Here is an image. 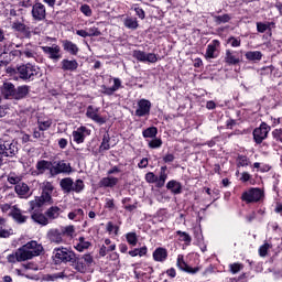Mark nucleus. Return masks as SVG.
Returning <instances> with one entry per match:
<instances>
[{"instance_id": "1", "label": "nucleus", "mask_w": 282, "mask_h": 282, "mask_svg": "<svg viewBox=\"0 0 282 282\" xmlns=\"http://www.w3.org/2000/svg\"><path fill=\"white\" fill-rule=\"evenodd\" d=\"M41 188L42 195L30 202L31 210L41 208L43 204H53L52 194L54 193V185L51 182L45 181L41 184Z\"/></svg>"}, {"instance_id": "2", "label": "nucleus", "mask_w": 282, "mask_h": 282, "mask_svg": "<svg viewBox=\"0 0 282 282\" xmlns=\"http://www.w3.org/2000/svg\"><path fill=\"white\" fill-rule=\"evenodd\" d=\"M41 252H43V246L34 240L19 248V256L23 261H30V259L39 257Z\"/></svg>"}, {"instance_id": "3", "label": "nucleus", "mask_w": 282, "mask_h": 282, "mask_svg": "<svg viewBox=\"0 0 282 282\" xmlns=\"http://www.w3.org/2000/svg\"><path fill=\"white\" fill-rule=\"evenodd\" d=\"M19 78L22 80H34L41 74V68L32 64H23L17 67Z\"/></svg>"}, {"instance_id": "4", "label": "nucleus", "mask_w": 282, "mask_h": 282, "mask_svg": "<svg viewBox=\"0 0 282 282\" xmlns=\"http://www.w3.org/2000/svg\"><path fill=\"white\" fill-rule=\"evenodd\" d=\"M59 186L64 193H80L85 188V183L83 180H77L74 183L72 177L62 178Z\"/></svg>"}, {"instance_id": "5", "label": "nucleus", "mask_w": 282, "mask_h": 282, "mask_svg": "<svg viewBox=\"0 0 282 282\" xmlns=\"http://www.w3.org/2000/svg\"><path fill=\"white\" fill-rule=\"evenodd\" d=\"M53 254L56 263H74L76 259V253L64 247L54 249Z\"/></svg>"}, {"instance_id": "6", "label": "nucleus", "mask_w": 282, "mask_h": 282, "mask_svg": "<svg viewBox=\"0 0 282 282\" xmlns=\"http://www.w3.org/2000/svg\"><path fill=\"white\" fill-rule=\"evenodd\" d=\"M18 152L17 143L0 139V166L3 164V155L4 158H14Z\"/></svg>"}, {"instance_id": "7", "label": "nucleus", "mask_w": 282, "mask_h": 282, "mask_svg": "<svg viewBox=\"0 0 282 282\" xmlns=\"http://www.w3.org/2000/svg\"><path fill=\"white\" fill-rule=\"evenodd\" d=\"M74 269L80 274H87L89 272V268H91V263H94V256L87 253L74 260Z\"/></svg>"}, {"instance_id": "8", "label": "nucleus", "mask_w": 282, "mask_h": 282, "mask_svg": "<svg viewBox=\"0 0 282 282\" xmlns=\"http://www.w3.org/2000/svg\"><path fill=\"white\" fill-rule=\"evenodd\" d=\"M41 50L50 58L51 61H54V63H57V61H61L63 58V55L61 54V47L58 44H53L52 46H41Z\"/></svg>"}, {"instance_id": "9", "label": "nucleus", "mask_w": 282, "mask_h": 282, "mask_svg": "<svg viewBox=\"0 0 282 282\" xmlns=\"http://www.w3.org/2000/svg\"><path fill=\"white\" fill-rule=\"evenodd\" d=\"M261 197H263V191L260 188H251L242 194L241 199L247 204H252L254 202H260Z\"/></svg>"}, {"instance_id": "10", "label": "nucleus", "mask_w": 282, "mask_h": 282, "mask_svg": "<svg viewBox=\"0 0 282 282\" xmlns=\"http://www.w3.org/2000/svg\"><path fill=\"white\" fill-rule=\"evenodd\" d=\"M268 133H270V126L268 123L262 122L259 128L253 130V140L257 144H261L265 138H268Z\"/></svg>"}, {"instance_id": "11", "label": "nucleus", "mask_w": 282, "mask_h": 282, "mask_svg": "<svg viewBox=\"0 0 282 282\" xmlns=\"http://www.w3.org/2000/svg\"><path fill=\"white\" fill-rule=\"evenodd\" d=\"M133 58L138 59L140 63H158V55L154 53H147L144 51H133Z\"/></svg>"}, {"instance_id": "12", "label": "nucleus", "mask_w": 282, "mask_h": 282, "mask_svg": "<svg viewBox=\"0 0 282 282\" xmlns=\"http://www.w3.org/2000/svg\"><path fill=\"white\" fill-rule=\"evenodd\" d=\"M99 111L100 108L88 106L86 110V116L94 122H97V124H105V122H107V118L100 116Z\"/></svg>"}, {"instance_id": "13", "label": "nucleus", "mask_w": 282, "mask_h": 282, "mask_svg": "<svg viewBox=\"0 0 282 282\" xmlns=\"http://www.w3.org/2000/svg\"><path fill=\"white\" fill-rule=\"evenodd\" d=\"M149 113H151V101H149L148 99L139 100L135 116L142 118L144 116H149Z\"/></svg>"}, {"instance_id": "14", "label": "nucleus", "mask_w": 282, "mask_h": 282, "mask_svg": "<svg viewBox=\"0 0 282 282\" xmlns=\"http://www.w3.org/2000/svg\"><path fill=\"white\" fill-rule=\"evenodd\" d=\"M11 28L12 30H15V32H21L24 36H30V28L25 25L23 18L12 21Z\"/></svg>"}, {"instance_id": "15", "label": "nucleus", "mask_w": 282, "mask_h": 282, "mask_svg": "<svg viewBox=\"0 0 282 282\" xmlns=\"http://www.w3.org/2000/svg\"><path fill=\"white\" fill-rule=\"evenodd\" d=\"M87 135H89V130L84 126L73 131V140L76 142V144H83Z\"/></svg>"}, {"instance_id": "16", "label": "nucleus", "mask_w": 282, "mask_h": 282, "mask_svg": "<svg viewBox=\"0 0 282 282\" xmlns=\"http://www.w3.org/2000/svg\"><path fill=\"white\" fill-rule=\"evenodd\" d=\"M45 6L41 2H36L35 4H33L32 7V17L34 19V21H43V19H45Z\"/></svg>"}, {"instance_id": "17", "label": "nucleus", "mask_w": 282, "mask_h": 282, "mask_svg": "<svg viewBox=\"0 0 282 282\" xmlns=\"http://www.w3.org/2000/svg\"><path fill=\"white\" fill-rule=\"evenodd\" d=\"M10 215L17 224H25L28 221V216L23 215V212H21V208H19L18 205L12 206Z\"/></svg>"}, {"instance_id": "18", "label": "nucleus", "mask_w": 282, "mask_h": 282, "mask_svg": "<svg viewBox=\"0 0 282 282\" xmlns=\"http://www.w3.org/2000/svg\"><path fill=\"white\" fill-rule=\"evenodd\" d=\"M47 238L51 243H65V240L63 239V231L61 229H51L47 232Z\"/></svg>"}, {"instance_id": "19", "label": "nucleus", "mask_w": 282, "mask_h": 282, "mask_svg": "<svg viewBox=\"0 0 282 282\" xmlns=\"http://www.w3.org/2000/svg\"><path fill=\"white\" fill-rule=\"evenodd\" d=\"M176 265L177 268H180V270H182L183 272H187L188 274H197V271L199 270V268L188 267V264H186V262L184 261V256L177 257Z\"/></svg>"}, {"instance_id": "20", "label": "nucleus", "mask_w": 282, "mask_h": 282, "mask_svg": "<svg viewBox=\"0 0 282 282\" xmlns=\"http://www.w3.org/2000/svg\"><path fill=\"white\" fill-rule=\"evenodd\" d=\"M219 45L220 42L218 40H214L210 44H208L205 53V58H217V48L219 47Z\"/></svg>"}, {"instance_id": "21", "label": "nucleus", "mask_w": 282, "mask_h": 282, "mask_svg": "<svg viewBox=\"0 0 282 282\" xmlns=\"http://www.w3.org/2000/svg\"><path fill=\"white\" fill-rule=\"evenodd\" d=\"M63 72H76L78 62L76 59H63L61 62Z\"/></svg>"}, {"instance_id": "22", "label": "nucleus", "mask_w": 282, "mask_h": 282, "mask_svg": "<svg viewBox=\"0 0 282 282\" xmlns=\"http://www.w3.org/2000/svg\"><path fill=\"white\" fill-rule=\"evenodd\" d=\"M17 91V88H14V84L10 82H6L2 86V94L6 98H11V96L14 98V94Z\"/></svg>"}, {"instance_id": "23", "label": "nucleus", "mask_w": 282, "mask_h": 282, "mask_svg": "<svg viewBox=\"0 0 282 282\" xmlns=\"http://www.w3.org/2000/svg\"><path fill=\"white\" fill-rule=\"evenodd\" d=\"M118 182V177L108 176L100 180L99 186H104V188H113V186H116Z\"/></svg>"}, {"instance_id": "24", "label": "nucleus", "mask_w": 282, "mask_h": 282, "mask_svg": "<svg viewBox=\"0 0 282 282\" xmlns=\"http://www.w3.org/2000/svg\"><path fill=\"white\" fill-rule=\"evenodd\" d=\"M63 47L65 52H68V54H72L73 56H76V54H78V45L69 40L63 41Z\"/></svg>"}, {"instance_id": "25", "label": "nucleus", "mask_w": 282, "mask_h": 282, "mask_svg": "<svg viewBox=\"0 0 282 282\" xmlns=\"http://www.w3.org/2000/svg\"><path fill=\"white\" fill-rule=\"evenodd\" d=\"M31 218L35 221V224H40V226H47V224H50V219H47V216L39 212L33 213L31 215Z\"/></svg>"}, {"instance_id": "26", "label": "nucleus", "mask_w": 282, "mask_h": 282, "mask_svg": "<svg viewBox=\"0 0 282 282\" xmlns=\"http://www.w3.org/2000/svg\"><path fill=\"white\" fill-rule=\"evenodd\" d=\"M14 189L19 197H28V195H30V187L25 183L17 184Z\"/></svg>"}, {"instance_id": "27", "label": "nucleus", "mask_w": 282, "mask_h": 282, "mask_svg": "<svg viewBox=\"0 0 282 282\" xmlns=\"http://www.w3.org/2000/svg\"><path fill=\"white\" fill-rule=\"evenodd\" d=\"M55 173H72V165L65 161L55 164Z\"/></svg>"}, {"instance_id": "28", "label": "nucleus", "mask_w": 282, "mask_h": 282, "mask_svg": "<svg viewBox=\"0 0 282 282\" xmlns=\"http://www.w3.org/2000/svg\"><path fill=\"white\" fill-rule=\"evenodd\" d=\"M46 219H58L61 216V208L58 206H52L45 212Z\"/></svg>"}, {"instance_id": "29", "label": "nucleus", "mask_w": 282, "mask_h": 282, "mask_svg": "<svg viewBox=\"0 0 282 282\" xmlns=\"http://www.w3.org/2000/svg\"><path fill=\"white\" fill-rule=\"evenodd\" d=\"M169 257V253L166 252V249L164 248H158L153 252V259L154 261H166V258Z\"/></svg>"}, {"instance_id": "30", "label": "nucleus", "mask_w": 282, "mask_h": 282, "mask_svg": "<svg viewBox=\"0 0 282 282\" xmlns=\"http://www.w3.org/2000/svg\"><path fill=\"white\" fill-rule=\"evenodd\" d=\"M225 63H227V65H239L240 59L237 57V55H235V53H232L230 50H227L225 55Z\"/></svg>"}, {"instance_id": "31", "label": "nucleus", "mask_w": 282, "mask_h": 282, "mask_svg": "<svg viewBox=\"0 0 282 282\" xmlns=\"http://www.w3.org/2000/svg\"><path fill=\"white\" fill-rule=\"evenodd\" d=\"M166 188L174 193V195H180V193H182V184L177 181H170L166 184Z\"/></svg>"}, {"instance_id": "32", "label": "nucleus", "mask_w": 282, "mask_h": 282, "mask_svg": "<svg viewBox=\"0 0 282 282\" xmlns=\"http://www.w3.org/2000/svg\"><path fill=\"white\" fill-rule=\"evenodd\" d=\"M91 242L85 240V237H79L78 242L75 245V249L78 252H84V250H88Z\"/></svg>"}, {"instance_id": "33", "label": "nucleus", "mask_w": 282, "mask_h": 282, "mask_svg": "<svg viewBox=\"0 0 282 282\" xmlns=\"http://www.w3.org/2000/svg\"><path fill=\"white\" fill-rule=\"evenodd\" d=\"M28 94H30V87H28V86H20L15 90V94H14L13 98H17V100H21V98H25V96Z\"/></svg>"}, {"instance_id": "34", "label": "nucleus", "mask_w": 282, "mask_h": 282, "mask_svg": "<svg viewBox=\"0 0 282 282\" xmlns=\"http://www.w3.org/2000/svg\"><path fill=\"white\" fill-rule=\"evenodd\" d=\"M247 61H261L263 54L260 51H249L245 54Z\"/></svg>"}, {"instance_id": "35", "label": "nucleus", "mask_w": 282, "mask_h": 282, "mask_svg": "<svg viewBox=\"0 0 282 282\" xmlns=\"http://www.w3.org/2000/svg\"><path fill=\"white\" fill-rule=\"evenodd\" d=\"M59 230H62L63 237H70V238L74 237V235L76 232V228L74 227V225L61 227Z\"/></svg>"}, {"instance_id": "36", "label": "nucleus", "mask_w": 282, "mask_h": 282, "mask_svg": "<svg viewBox=\"0 0 282 282\" xmlns=\"http://www.w3.org/2000/svg\"><path fill=\"white\" fill-rule=\"evenodd\" d=\"M231 19L232 18L228 13L223 15H214V21L217 23V25H221V23H228Z\"/></svg>"}, {"instance_id": "37", "label": "nucleus", "mask_w": 282, "mask_h": 282, "mask_svg": "<svg viewBox=\"0 0 282 282\" xmlns=\"http://www.w3.org/2000/svg\"><path fill=\"white\" fill-rule=\"evenodd\" d=\"M0 67H3L7 74H10V76H14V74H19V70L12 66H8L7 61H0Z\"/></svg>"}, {"instance_id": "38", "label": "nucleus", "mask_w": 282, "mask_h": 282, "mask_svg": "<svg viewBox=\"0 0 282 282\" xmlns=\"http://www.w3.org/2000/svg\"><path fill=\"white\" fill-rule=\"evenodd\" d=\"M148 252L147 247L135 248L129 251L130 257H144Z\"/></svg>"}, {"instance_id": "39", "label": "nucleus", "mask_w": 282, "mask_h": 282, "mask_svg": "<svg viewBox=\"0 0 282 282\" xmlns=\"http://www.w3.org/2000/svg\"><path fill=\"white\" fill-rule=\"evenodd\" d=\"M124 26L129 30H138V20L135 18H127L124 20Z\"/></svg>"}, {"instance_id": "40", "label": "nucleus", "mask_w": 282, "mask_h": 282, "mask_svg": "<svg viewBox=\"0 0 282 282\" xmlns=\"http://www.w3.org/2000/svg\"><path fill=\"white\" fill-rule=\"evenodd\" d=\"M109 140H111V138L109 137V133H105L102 138V142L100 144L101 151H109L111 149V145L109 144Z\"/></svg>"}, {"instance_id": "41", "label": "nucleus", "mask_w": 282, "mask_h": 282, "mask_svg": "<svg viewBox=\"0 0 282 282\" xmlns=\"http://www.w3.org/2000/svg\"><path fill=\"white\" fill-rule=\"evenodd\" d=\"M142 135L143 138H155V135H158V128L155 127L148 128L143 130Z\"/></svg>"}, {"instance_id": "42", "label": "nucleus", "mask_w": 282, "mask_h": 282, "mask_svg": "<svg viewBox=\"0 0 282 282\" xmlns=\"http://www.w3.org/2000/svg\"><path fill=\"white\" fill-rule=\"evenodd\" d=\"M126 239L130 246H138V234L135 232H128L126 235Z\"/></svg>"}, {"instance_id": "43", "label": "nucleus", "mask_w": 282, "mask_h": 282, "mask_svg": "<svg viewBox=\"0 0 282 282\" xmlns=\"http://www.w3.org/2000/svg\"><path fill=\"white\" fill-rule=\"evenodd\" d=\"M7 260L9 261V263H17V261L18 262L24 261L23 258L19 256V249L14 253L9 254L7 257Z\"/></svg>"}, {"instance_id": "44", "label": "nucleus", "mask_w": 282, "mask_h": 282, "mask_svg": "<svg viewBox=\"0 0 282 282\" xmlns=\"http://www.w3.org/2000/svg\"><path fill=\"white\" fill-rule=\"evenodd\" d=\"M39 124V129L40 131H47V129H50V127H52V120L47 119V120H39L37 121Z\"/></svg>"}, {"instance_id": "45", "label": "nucleus", "mask_w": 282, "mask_h": 282, "mask_svg": "<svg viewBox=\"0 0 282 282\" xmlns=\"http://www.w3.org/2000/svg\"><path fill=\"white\" fill-rule=\"evenodd\" d=\"M229 268H230L231 274H238V272H241V270H243V264L236 262V263H231Z\"/></svg>"}, {"instance_id": "46", "label": "nucleus", "mask_w": 282, "mask_h": 282, "mask_svg": "<svg viewBox=\"0 0 282 282\" xmlns=\"http://www.w3.org/2000/svg\"><path fill=\"white\" fill-rule=\"evenodd\" d=\"M272 248V246H270V243L265 242L264 245H262L259 248V254L260 257H267L268 256V251Z\"/></svg>"}, {"instance_id": "47", "label": "nucleus", "mask_w": 282, "mask_h": 282, "mask_svg": "<svg viewBox=\"0 0 282 282\" xmlns=\"http://www.w3.org/2000/svg\"><path fill=\"white\" fill-rule=\"evenodd\" d=\"M36 169H37V171H40V173H43L46 169H50V162L40 161L36 164Z\"/></svg>"}, {"instance_id": "48", "label": "nucleus", "mask_w": 282, "mask_h": 282, "mask_svg": "<svg viewBox=\"0 0 282 282\" xmlns=\"http://www.w3.org/2000/svg\"><path fill=\"white\" fill-rule=\"evenodd\" d=\"M88 32V36H100V30L97 26H91L86 29Z\"/></svg>"}, {"instance_id": "49", "label": "nucleus", "mask_w": 282, "mask_h": 282, "mask_svg": "<svg viewBox=\"0 0 282 282\" xmlns=\"http://www.w3.org/2000/svg\"><path fill=\"white\" fill-rule=\"evenodd\" d=\"M9 184H19L21 182V177L17 174H9L8 176Z\"/></svg>"}, {"instance_id": "50", "label": "nucleus", "mask_w": 282, "mask_h": 282, "mask_svg": "<svg viewBox=\"0 0 282 282\" xmlns=\"http://www.w3.org/2000/svg\"><path fill=\"white\" fill-rule=\"evenodd\" d=\"M145 181L148 184H155V181H158V176L153 172H149L145 174Z\"/></svg>"}, {"instance_id": "51", "label": "nucleus", "mask_w": 282, "mask_h": 282, "mask_svg": "<svg viewBox=\"0 0 282 282\" xmlns=\"http://www.w3.org/2000/svg\"><path fill=\"white\" fill-rule=\"evenodd\" d=\"M150 149H160L162 147V139H153L149 142Z\"/></svg>"}, {"instance_id": "52", "label": "nucleus", "mask_w": 282, "mask_h": 282, "mask_svg": "<svg viewBox=\"0 0 282 282\" xmlns=\"http://www.w3.org/2000/svg\"><path fill=\"white\" fill-rule=\"evenodd\" d=\"M228 43H230L231 47H240L241 46V40L237 37H229Z\"/></svg>"}, {"instance_id": "53", "label": "nucleus", "mask_w": 282, "mask_h": 282, "mask_svg": "<svg viewBox=\"0 0 282 282\" xmlns=\"http://www.w3.org/2000/svg\"><path fill=\"white\" fill-rule=\"evenodd\" d=\"M36 53L32 50H24L22 51V58H34Z\"/></svg>"}, {"instance_id": "54", "label": "nucleus", "mask_w": 282, "mask_h": 282, "mask_svg": "<svg viewBox=\"0 0 282 282\" xmlns=\"http://www.w3.org/2000/svg\"><path fill=\"white\" fill-rule=\"evenodd\" d=\"M176 235H178L182 239V241H185L186 243H191V236L184 231H176Z\"/></svg>"}, {"instance_id": "55", "label": "nucleus", "mask_w": 282, "mask_h": 282, "mask_svg": "<svg viewBox=\"0 0 282 282\" xmlns=\"http://www.w3.org/2000/svg\"><path fill=\"white\" fill-rule=\"evenodd\" d=\"M272 135H273L274 140H276L278 142H282V129H275L272 132Z\"/></svg>"}, {"instance_id": "56", "label": "nucleus", "mask_w": 282, "mask_h": 282, "mask_svg": "<svg viewBox=\"0 0 282 282\" xmlns=\"http://www.w3.org/2000/svg\"><path fill=\"white\" fill-rule=\"evenodd\" d=\"M80 12H83L85 17H91V8L87 4L80 7Z\"/></svg>"}, {"instance_id": "57", "label": "nucleus", "mask_w": 282, "mask_h": 282, "mask_svg": "<svg viewBox=\"0 0 282 282\" xmlns=\"http://www.w3.org/2000/svg\"><path fill=\"white\" fill-rule=\"evenodd\" d=\"M270 26L265 23L262 22H258L257 23V30L258 32H260L261 34H263V32H265V30H268Z\"/></svg>"}, {"instance_id": "58", "label": "nucleus", "mask_w": 282, "mask_h": 282, "mask_svg": "<svg viewBox=\"0 0 282 282\" xmlns=\"http://www.w3.org/2000/svg\"><path fill=\"white\" fill-rule=\"evenodd\" d=\"M238 166H248V158L239 156L238 158Z\"/></svg>"}, {"instance_id": "59", "label": "nucleus", "mask_w": 282, "mask_h": 282, "mask_svg": "<svg viewBox=\"0 0 282 282\" xmlns=\"http://www.w3.org/2000/svg\"><path fill=\"white\" fill-rule=\"evenodd\" d=\"M102 93L106 94V96H112V94L116 91L113 87L102 86Z\"/></svg>"}, {"instance_id": "60", "label": "nucleus", "mask_w": 282, "mask_h": 282, "mask_svg": "<svg viewBox=\"0 0 282 282\" xmlns=\"http://www.w3.org/2000/svg\"><path fill=\"white\" fill-rule=\"evenodd\" d=\"M0 208L2 210V213H8V210H11L10 213H12V205L4 203V204H0Z\"/></svg>"}, {"instance_id": "61", "label": "nucleus", "mask_w": 282, "mask_h": 282, "mask_svg": "<svg viewBox=\"0 0 282 282\" xmlns=\"http://www.w3.org/2000/svg\"><path fill=\"white\" fill-rule=\"evenodd\" d=\"M44 3H47L50 8H54V6H61V0H43Z\"/></svg>"}, {"instance_id": "62", "label": "nucleus", "mask_w": 282, "mask_h": 282, "mask_svg": "<svg viewBox=\"0 0 282 282\" xmlns=\"http://www.w3.org/2000/svg\"><path fill=\"white\" fill-rule=\"evenodd\" d=\"M147 166H149V159L143 158V159L139 162V169H147Z\"/></svg>"}, {"instance_id": "63", "label": "nucleus", "mask_w": 282, "mask_h": 282, "mask_svg": "<svg viewBox=\"0 0 282 282\" xmlns=\"http://www.w3.org/2000/svg\"><path fill=\"white\" fill-rule=\"evenodd\" d=\"M76 34H77V36H82V39H87V36H89L87 29L86 30H77Z\"/></svg>"}, {"instance_id": "64", "label": "nucleus", "mask_w": 282, "mask_h": 282, "mask_svg": "<svg viewBox=\"0 0 282 282\" xmlns=\"http://www.w3.org/2000/svg\"><path fill=\"white\" fill-rule=\"evenodd\" d=\"M109 252V250L107 249L106 245H102L99 249V254L100 257H107V253Z\"/></svg>"}]
</instances>
